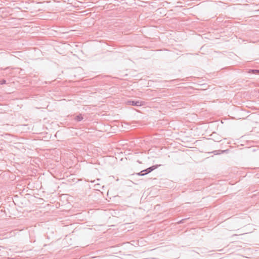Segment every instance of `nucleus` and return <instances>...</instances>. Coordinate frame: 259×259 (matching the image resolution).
Instances as JSON below:
<instances>
[{
  "label": "nucleus",
  "mask_w": 259,
  "mask_h": 259,
  "mask_svg": "<svg viewBox=\"0 0 259 259\" xmlns=\"http://www.w3.org/2000/svg\"><path fill=\"white\" fill-rule=\"evenodd\" d=\"M136 175H138V176H145V175H146V174H145V171H144V170H142L141 171H140V172L137 173Z\"/></svg>",
  "instance_id": "nucleus-4"
},
{
  "label": "nucleus",
  "mask_w": 259,
  "mask_h": 259,
  "mask_svg": "<svg viewBox=\"0 0 259 259\" xmlns=\"http://www.w3.org/2000/svg\"><path fill=\"white\" fill-rule=\"evenodd\" d=\"M6 80L3 79L2 81H1V84H4L6 83Z\"/></svg>",
  "instance_id": "nucleus-6"
},
{
  "label": "nucleus",
  "mask_w": 259,
  "mask_h": 259,
  "mask_svg": "<svg viewBox=\"0 0 259 259\" xmlns=\"http://www.w3.org/2000/svg\"><path fill=\"white\" fill-rule=\"evenodd\" d=\"M75 119L77 121H80L83 119V117L81 114H79L75 116Z\"/></svg>",
  "instance_id": "nucleus-3"
},
{
  "label": "nucleus",
  "mask_w": 259,
  "mask_h": 259,
  "mask_svg": "<svg viewBox=\"0 0 259 259\" xmlns=\"http://www.w3.org/2000/svg\"><path fill=\"white\" fill-rule=\"evenodd\" d=\"M160 165H153L151 167H149V168L146 169H144V171H145V174H147L150 172H151L152 171H153V170L155 169L156 168H157L159 166H160Z\"/></svg>",
  "instance_id": "nucleus-2"
},
{
  "label": "nucleus",
  "mask_w": 259,
  "mask_h": 259,
  "mask_svg": "<svg viewBox=\"0 0 259 259\" xmlns=\"http://www.w3.org/2000/svg\"><path fill=\"white\" fill-rule=\"evenodd\" d=\"M249 72H252L253 73H256V72H259V70H256V69L250 70Z\"/></svg>",
  "instance_id": "nucleus-5"
},
{
  "label": "nucleus",
  "mask_w": 259,
  "mask_h": 259,
  "mask_svg": "<svg viewBox=\"0 0 259 259\" xmlns=\"http://www.w3.org/2000/svg\"><path fill=\"white\" fill-rule=\"evenodd\" d=\"M127 104L132 106H140L143 105V102L140 101H128Z\"/></svg>",
  "instance_id": "nucleus-1"
}]
</instances>
